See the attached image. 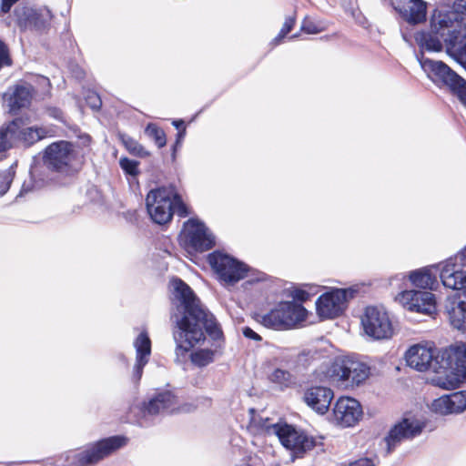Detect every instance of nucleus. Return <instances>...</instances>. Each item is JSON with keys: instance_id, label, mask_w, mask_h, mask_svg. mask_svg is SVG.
<instances>
[{"instance_id": "obj_41", "label": "nucleus", "mask_w": 466, "mask_h": 466, "mask_svg": "<svg viewBox=\"0 0 466 466\" xmlns=\"http://www.w3.org/2000/svg\"><path fill=\"white\" fill-rule=\"evenodd\" d=\"M46 113L52 118L65 123L64 112L56 106H46Z\"/></svg>"}, {"instance_id": "obj_10", "label": "nucleus", "mask_w": 466, "mask_h": 466, "mask_svg": "<svg viewBox=\"0 0 466 466\" xmlns=\"http://www.w3.org/2000/svg\"><path fill=\"white\" fill-rule=\"evenodd\" d=\"M127 443L128 438L124 435H115L101 439L76 453L74 458V466L96 464L125 447Z\"/></svg>"}, {"instance_id": "obj_12", "label": "nucleus", "mask_w": 466, "mask_h": 466, "mask_svg": "<svg viewBox=\"0 0 466 466\" xmlns=\"http://www.w3.org/2000/svg\"><path fill=\"white\" fill-rule=\"evenodd\" d=\"M180 242L188 252H203L214 247L215 238L202 222L191 218L184 224Z\"/></svg>"}, {"instance_id": "obj_34", "label": "nucleus", "mask_w": 466, "mask_h": 466, "mask_svg": "<svg viewBox=\"0 0 466 466\" xmlns=\"http://www.w3.org/2000/svg\"><path fill=\"white\" fill-rule=\"evenodd\" d=\"M119 164L123 171L137 179V177L140 174L138 165L139 163L136 160L129 159L127 157H122L119 160Z\"/></svg>"}, {"instance_id": "obj_5", "label": "nucleus", "mask_w": 466, "mask_h": 466, "mask_svg": "<svg viewBox=\"0 0 466 466\" xmlns=\"http://www.w3.org/2000/svg\"><path fill=\"white\" fill-rule=\"evenodd\" d=\"M441 373L431 379L434 385L452 390L466 380V344L457 343L441 350Z\"/></svg>"}, {"instance_id": "obj_38", "label": "nucleus", "mask_w": 466, "mask_h": 466, "mask_svg": "<svg viewBox=\"0 0 466 466\" xmlns=\"http://www.w3.org/2000/svg\"><path fill=\"white\" fill-rule=\"evenodd\" d=\"M172 202H173V213L176 212L179 217H182V218H184L189 214L186 204L174 192H173V197H172Z\"/></svg>"}, {"instance_id": "obj_47", "label": "nucleus", "mask_w": 466, "mask_h": 466, "mask_svg": "<svg viewBox=\"0 0 466 466\" xmlns=\"http://www.w3.org/2000/svg\"><path fill=\"white\" fill-rule=\"evenodd\" d=\"M93 97L95 98V101H94V103H93V105H92V107H94V108H99V107L101 106V104H102V102H101V100H100L99 96L96 95V96H94Z\"/></svg>"}, {"instance_id": "obj_51", "label": "nucleus", "mask_w": 466, "mask_h": 466, "mask_svg": "<svg viewBox=\"0 0 466 466\" xmlns=\"http://www.w3.org/2000/svg\"><path fill=\"white\" fill-rule=\"evenodd\" d=\"M178 147H179V145H177V144H175L173 146V152H172V158H173V160L176 158V152H177V149Z\"/></svg>"}, {"instance_id": "obj_16", "label": "nucleus", "mask_w": 466, "mask_h": 466, "mask_svg": "<svg viewBox=\"0 0 466 466\" xmlns=\"http://www.w3.org/2000/svg\"><path fill=\"white\" fill-rule=\"evenodd\" d=\"M361 326L367 336L380 340L391 337L393 329L387 312L378 307L369 306L361 317Z\"/></svg>"}, {"instance_id": "obj_22", "label": "nucleus", "mask_w": 466, "mask_h": 466, "mask_svg": "<svg viewBox=\"0 0 466 466\" xmlns=\"http://www.w3.org/2000/svg\"><path fill=\"white\" fill-rule=\"evenodd\" d=\"M360 402L350 397H340L333 408V420L341 427L354 426L362 417Z\"/></svg>"}, {"instance_id": "obj_39", "label": "nucleus", "mask_w": 466, "mask_h": 466, "mask_svg": "<svg viewBox=\"0 0 466 466\" xmlns=\"http://www.w3.org/2000/svg\"><path fill=\"white\" fill-rule=\"evenodd\" d=\"M12 59L9 55L7 45L0 39V70L4 66H11Z\"/></svg>"}, {"instance_id": "obj_46", "label": "nucleus", "mask_w": 466, "mask_h": 466, "mask_svg": "<svg viewBox=\"0 0 466 466\" xmlns=\"http://www.w3.org/2000/svg\"><path fill=\"white\" fill-rule=\"evenodd\" d=\"M185 133H186V128H183V129L178 131L177 136V141H176L175 144L180 146V143H181L182 139L185 137Z\"/></svg>"}, {"instance_id": "obj_36", "label": "nucleus", "mask_w": 466, "mask_h": 466, "mask_svg": "<svg viewBox=\"0 0 466 466\" xmlns=\"http://www.w3.org/2000/svg\"><path fill=\"white\" fill-rule=\"evenodd\" d=\"M118 137L130 154L135 156H139L141 154L142 147L136 140L125 134H120Z\"/></svg>"}, {"instance_id": "obj_43", "label": "nucleus", "mask_w": 466, "mask_h": 466, "mask_svg": "<svg viewBox=\"0 0 466 466\" xmlns=\"http://www.w3.org/2000/svg\"><path fill=\"white\" fill-rule=\"evenodd\" d=\"M242 332L246 338L253 339L255 341H260L262 339L260 335H258L257 332H255L252 329L248 327H245Z\"/></svg>"}, {"instance_id": "obj_48", "label": "nucleus", "mask_w": 466, "mask_h": 466, "mask_svg": "<svg viewBox=\"0 0 466 466\" xmlns=\"http://www.w3.org/2000/svg\"><path fill=\"white\" fill-rule=\"evenodd\" d=\"M173 125L177 128V129H180V128H185L184 127V121L183 120H175L173 121Z\"/></svg>"}, {"instance_id": "obj_32", "label": "nucleus", "mask_w": 466, "mask_h": 466, "mask_svg": "<svg viewBox=\"0 0 466 466\" xmlns=\"http://www.w3.org/2000/svg\"><path fill=\"white\" fill-rule=\"evenodd\" d=\"M451 413H460L466 409V391H457L448 395Z\"/></svg>"}, {"instance_id": "obj_40", "label": "nucleus", "mask_w": 466, "mask_h": 466, "mask_svg": "<svg viewBox=\"0 0 466 466\" xmlns=\"http://www.w3.org/2000/svg\"><path fill=\"white\" fill-rule=\"evenodd\" d=\"M13 177L8 173H0V197L5 195L10 189Z\"/></svg>"}, {"instance_id": "obj_18", "label": "nucleus", "mask_w": 466, "mask_h": 466, "mask_svg": "<svg viewBox=\"0 0 466 466\" xmlns=\"http://www.w3.org/2000/svg\"><path fill=\"white\" fill-rule=\"evenodd\" d=\"M424 426V422L416 416L406 414L384 438L386 453H390L401 441L420 435Z\"/></svg>"}, {"instance_id": "obj_4", "label": "nucleus", "mask_w": 466, "mask_h": 466, "mask_svg": "<svg viewBox=\"0 0 466 466\" xmlns=\"http://www.w3.org/2000/svg\"><path fill=\"white\" fill-rule=\"evenodd\" d=\"M438 15L434 25L453 23V35L445 39L446 52L466 68V0H455L451 9Z\"/></svg>"}, {"instance_id": "obj_54", "label": "nucleus", "mask_w": 466, "mask_h": 466, "mask_svg": "<svg viewBox=\"0 0 466 466\" xmlns=\"http://www.w3.org/2000/svg\"><path fill=\"white\" fill-rule=\"evenodd\" d=\"M297 36H298L297 35H293L290 38H291V39H294V38H296Z\"/></svg>"}, {"instance_id": "obj_6", "label": "nucleus", "mask_w": 466, "mask_h": 466, "mask_svg": "<svg viewBox=\"0 0 466 466\" xmlns=\"http://www.w3.org/2000/svg\"><path fill=\"white\" fill-rule=\"evenodd\" d=\"M250 423L251 426L261 431L276 433L282 445L289 450L294 457H301L316 444L314 438L305 432L297 431L289 425L272 424L268 418L257 420L253 417Z\"/></svg>"}, {"instance_id": "obj_31", "label": "nucleus", "mask_w": 466, "mask_h": 466, "mask_svg": "<svg viewBox=\"0 0 466 466\" xmlns=\"http://www.w3.org/2000/svg\"><path fill=\"white\" fill-rule=\"evenodd\" d=\"M215 352L208 349H202L191 353V361L198 366L205 367L214 360Z\"/></svg>"}, {"instance_id": "obj_15", "label": "nucleus", "mask_w": 466, "mask_h": 466, "mask_svg": "<svg viewBox=\"0 0 466 466\" xmlns=\"http://www.w3.org/2000/svg\"><path fill=\"white\" fill-rule=\"evenodd\" d=\"M173 189L161 187L147 193V214L159 225L169 222L173 216Z\"/></svg>"}, {"instance_id": "obj_7", "label": "nucleus", "mask_w": 466, "mask_h": 466, "mask_svg": "<svg viewBox=\"0 0 466 466\" xmlns=\"http://www.w3.org/2000/svg\"><path fill=\"white\" fill-rule=\"evenodd\" d=\"M322 373L320 380H329L353 388L368 379L370 368L362 361L345 357L334 360Z\"/></svg>"}, {"instance_id": "obj_1", "label": "nucleus", "mask_w": 466, "mask_h": 466, "mask_svg": "<svg viewBox=\"0 0 466 466\" xmlns=\"http://www.w3.org/2000/svg\"><path fill=\"white\" fill-rule=\"evenodd\" d=\"M174 296L178 301L174 314L176 323L173 336L177 353L185 354L206 339L205 332L214 339L222 337V331L213 315L205 310L192 289L182 280H173Z\"/></svg>"}, {"instance_id": "obj_14", "label": "nucleus", "mask_w": 466, "mask_h": 466, "mask_svg": "<svg viewBox=\"0 0 466 466\" xmlns=\"http://www.w3.org/2000/svg\"><path fill=\"white\" fill-rule=\"evenodd\" d=\"M208 262L218 278L227 284L238 282L247 276L248 271L246 264L221 252L209 254Z\"/></svg>"}, {"instance_id": "obj_11", "label": "nucleus", "mask_w": 466, "mask_h": 466, "mask_svg": "<svg viewBox=\"0 0 466 466\" xmlns=\"http://www.w3.org/2000/svg\"><path fill=\"white\" fill-rule=\"evenodd\" d=\"M441 353L431 342L412 345L405 353L407 364L418 370H431L436 374L441 373Z\"/></svg>"}, {"instance_id": "obj_8", "label": "nucleus", "mask_w": 466, "mask_h": 466, "mask_svg": "<svg viewBox=\"0 0 466 466\" xmlns=\"http://www.w3.org/2000/svg\"><path fill=\"white\" fill-rule=\"evenodd\" d=\"M420 65L435 83L442 84L455 94L466 107V81L442 61L421 56Z\"/></svg>"}, {"instance_id": "obj_17", "label": "nucleus", "mask_w": 466, "mask_h": 466, "mask_svg": "<svg viewBox=\"0 0 466 466\" xmlns=\"http://www.w3.org/2000/svg\"><path fill=\"white\" fill-rule=\"evenodd\" d=\"M443 10H436L431 18L430 31H421L416 34L415 39L418 45L427 51L440 52L442 50V42L453 35V29L456 28L453 23L434 25V19L438 15H444Z\"/></svg>"}, {"instance_id": "obj_42", "label": "nucleus", "mask_w": 466, "mask_h": 466, "mask_svg": "<svg viewBox=\"0 0 466 466\" xmlns=\"http://www.w3.org/2000/svg\"><path fill=\"white\" fill-rule=\"evenodd\" d=\"M302 31L308 34H318L320 32V28L310 20H304L301 25Z\"/></svg>"}, {"instance_id": "obj_2", "label": "nucleus", "mask_w": 466, "mask_h": 466, "mask_svg": "<svg viewBox=\"0 0 466 466\" xmlns=\"http://www.w3.org/2000/svg\"><path fill=\"white\" fill-rule=\"evenodd\" d=\"M82 146L67 140H58L49 144L43 151L44 166L50 171L64 177H75L83 168L86 156L89 152L91 137H80Z\"/></svg>"}, {"instance_id": "obj_26", "label": "nucleus", "mask_w": 466, "mask_h": 466, "mask_svg": "<svg viewBox=\"0 0 466 466\" xmlns=\"http://www.w3.org/2000/svg\"><path fill=\"white\" fill-rule=\"evenodd\" d=\"M440 277L444 287L466 292V270L460 269L452 259H448L442 266Z\"/></svg>"}, {"instance_id": "obj_28", "label": "nucleus", "mask_w": 466, "mask_h": 466, "mask_svg": "<svg viewBox=\"0 0 466 466\" xmlns=\"http://www.w3.org/2000/svg\"><path fill=\"white\" fill-rule=\"evenodd\" d=\"M137 349V364L133 372V380L135 383L140 381L143 375V369L146 365V330H142L135 341Z\"/></svg>"}, {"instance_id": "obj_49", "label": "nucleus", "mask_w": 466, "mask_h": 466, "mask_svg": "<svg viewBox=\"0 0 466 466\" xmlns=\"http://www.w3.org/2000/svg\"><path fill=\"white\" fill-rule=\"evenodd\" d=\"M295 297L300 300H305L308 297V294L305 291H299L298 294H296Z\"/></svg>"}, {"instance_id": "obj_52", "label": "nucleus", "mask_w": 466, "mask_h": 466, "mask_svg": "<svg viewBox=\"0 0 466 466\" xmlns=\"http://www.w3.org/2000/svg\"><path fill=\"white\" fill-rule=\"evenodd\" d=\"M236 466H253V465H251V464H250V463H248V462L243 461V462H241V463H239V464H238V465H236Z\"/></svg>"}, {"instance_id": "obj_44", "label": "nucleus", "mask_w": 466, "mask_h": 466, "mask_svg": "<svg viewBox=\"0 0 466 466\" xmlns=\"http://www.w3.org/2000/svg\"><path fill=\"white\" fill-rule=\"evenodd\" d=\"M19 0H1L0 11L4 14L9 13L12 6Z\"/></svg>"}, {"instance_id": "obj_3", "label": "nucleus", "mask_w": 466, "mask_h": 466, "mask_svg": "<svg viewBox=\"0 0 466 466\" xmlns=\"http://www.w3.org/2000/svg\"><path fill=\"white\" fill-rule=\"evenodd\" d=\"M31 117L25 114L14 117L0 127V154L17 145L25 148L37 142L51 137V130L43 126H30Z\"/></svg>"}, {"instance_id": "obj_19", "label": "nucleus", "mask_w": 466, "mask_h": 466, "mask_svg": "<svg viewBox=\"0 0 466 466\" xmlns=\"http://www.w3.org/2000/svg\"><path fill=\"white\" fill-rule=\"evenodd\" d=\"M53 18L51 10L46 6L38 9L23 7L21 11H16V25L22 32L47 33L52 26Z\"/></svg>"}, {"instance_id": "obj_50", "label": "nucleus", "mask_w": 466, "mask_h": 466, "mask_svg": "<svg viewBox=\"0 0 466 466\" xmlns=\"http://www.w3.org/2000/svg\"><path fill=\"white\" fill-rule=\"evenodd\" d=\"M405 279V276H401L400 278H399L398 276L394 277V278H391L390 280V285H394V281L395 280H403Z\"/></svg>"}, {"instance_id": "obj_33", "label": "nucleus", "mask_w": 466, "mask_h": 466, "mask_svg": "<svg viewBox=\"0 0 466 466\" xmlns=\"http://www.w3.org/2000/svg\"><path fill=\"white\" fill-rule=\"evenodd\" d=\"M147 137H149L158 148L167 144V137L164 130L155 124H147Z\"/></svg>"}, {"instance_id": "obj_13", "label": "nucleus", "mask_w": 466, "mask_h": 466, "mask_svg": "<svg viewBox=\"0 0 466 466\" xmlns=\"http://www.w3.org/2000/svg\"><path fill=\"white\" fill-rule=\"evenodd\" d=\"M354 289H333L316 301L317 314L320 319H330L341 315L347 308L349 299L354 297Z\"/></svg>"}, {"instance_id": "obj_37", "label": "nucleus", "mask_w": 466, "mask_h": 466, "mask_svg": "<svg viewBox=\"0 0 466 466\" xmlns=\"http://www.w3.org/2000/svg\"><path fill=\"white\" fill-rule=\"evenodd\" d=\"M295 25V17L288 16L279 33V35L272 40L273 46H278L281 43L282 39L292 30Z\"/></svg>"}, {"instance_id": "obj_30", "label": "nucleus", "mask_w": 466, "mask_h": 466, "mask_svg": "<svg viewBox=\"0 0 466 466\" xmlns=\"http://www.w3.org/2000/svg\"><path fill=\"white\" fill-rule=\"evenodd\" d=\"M271 382L278 384L280 388H289L295 384L292 374L282 369H276L269 376Z\"/></svg>"}, {"instance_id": "obj_21", "label": "nucleus", "mask_w": 466, "mask_h": 466, "mask_svg": "<svg viewBox=\"0 0 466 466\" xmlns=\"http://www.w3.org/2000/svg\"><path fill=\"white\" fill-rule=\"evenodd\" d=\"M397 300L410 311L430 315L436 309L434 295L429 291L404 290L397 296Z\"/></svg>"}, {"instance_id": "obj_9", "label": "nucleus", "mask_w": 466, "mask_h": 466, "mask_svg": "<svg viewBox=\"0 0 466 466\" xmlns=\"http://www.w3.org/2000/svg\"><path fill=\"white\" fill-rule=\"evenodd\" d=\"M307 318V310L295 302H280L269 312L259 315L258 320L265 327L274 329H287L302 322Z\"/></svg>"}, {"instance_id": "obj_35", "label": "nucleus", "mask_w": 466, "mask_h": 466, "mask_svg": "<svg viewBox=\"0 0 466 466\" xmlns=\"http://www.w3.org/2000/svg\"><path fill=\"white\" fill-rule=\"evenodd\" d=\"M431 408L432 411L441 415L451 414L448 395H443L441 398L434 400Z\"/></svg>"}, {"instance_id": "obj_25", "label": "nucleus", "mask_w": 466, "mask_h": 466, "mask_svg": "<svg viewBox=\"0 0 466 466\" xmlns=\"http://www.w3.org/2000/svg\"><path fill=\"white\" fill-rule=\"evenodd\" d=\"M333 397V391L329 388L313 386L304 391L303 401L317 413L325 414Z\"/></svg>"}, {"instance_id": "obj_24", "label": "nucleus", "mask_w": 466, "mask_h": 466, "mask_svg": "<svg viewBox=\"0 0 466 466\" xmlns=\"http://www.w3.org/2000/svg\"><path fill=\"white\" fill-rule=\"evenodd\" d=\"M393 8L409 24L417 25L426 20V4L422 0H390Z\"/></svg>"}, {"instance_id": "obj_23", "label": "nucleus", "mask_w": 466, "mask_h": 466, "mask_svg": "<svg viewBox=\"0 0 466 466\" xmlns=\"http://www.w3.org/2000/svg\"><path fill=\"white\" fill-rule=\"evenodd\" d=\"M191 403L178 404V400L172 392L165 390L157 393L147 402V413L157 414L161 412H191L195 410Z\"/></svg>"}, {"instance_id": "obj_29", "label": "nucleus", "mask_w": 466, "mask_h": 466, "mask_svg": "<svg viewBox=\"0 0 466 466\" xmlns=\"http://www.w3.org/2000/svg\"><path fill=\"white\" fill-rule=\"evenodd\" d=\"M451 324L457 329H466V299L454 303L448 310Z\"/></svg>"}, {"instance_id": "obj_20", "label": "nucleus", "mask_w": 466, "mask_h": 466, "mask_svg": "<svg viewBox=\"0 0 466 466\" xmlns=\"http://www.w3.org/2000/svg\"><path fill=\"white\" fill-rule=\"evenodd\" d=\"M35 95V87L26 81H21L9 86L3 98L7 104L9 113L15 116L22 109L31 106Z\"/></svg>"}, {"instance_id": "obj_53", "label": "nucleus", "mask_w": 466, "mask_h": 466, "mask_svg": "<svg viewBox=\"0 0 466 466\" xmlns=\"http://www.w3.org/2000/svg\"><path fill=\"white\" fill-rule=\"evenodd\" d=\"M147 355H149V353H150V341H149L148 339H147Z\"/></svg>"}, {"instance_id": "obj_27", "label": "nucleus", "mask_w": 466, "mask_h": 466, "mask_svg": "<svg viewBox=\"0 0 466 466\" xmlns=\"http://www.w3.org/2000/svg\"><path fill=\"white\" fill-rule=\"evenodd\" d=\"M409 279L412 285L424 289H433L438 283L435 274L431 273V268H422L411 271Z\"/></svg>"}, {"instance_id": "obj_45", "label": "nucleus", "mask_w": 466, "mask_h": 466, "mask_svg": "<svg viewBox=\"0 0 466 466\" xmlns=\"http://www.w3.org/2000/svg\"><path fill=\"white\" fill-rule=\"evenodd\" d=\"M453 262L457 263V260L460 259L461 261H466V247L453 258H451Z\"/></svg>"}]
</instances>
